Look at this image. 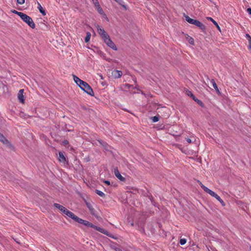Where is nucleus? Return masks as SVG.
Segmentation results:
<instances>
[{"label":"nucleus","mask_w":251,"mask_h":251,"mask_svg":"<svg viewBox=\"0 0 251 251\" xmlns=\"http://www.w3.org/2000/svg\"><path fill=\"white\" fill-rule=\"evenodd\" d=\"M1 143L3 144V149L7 152L15 151L14 146L2 134H1Z\"/></svg>","instance_id":"1"},{"label":"nucleus","mask_w":251,"mask_h":251,"mask_svg":"<svg viewBox=\"0 0 251 251\" xmlns=\"http://www.w3.org/2000/svg\"><path fill=\"white\" fill-rule=\"evenodd\" d=\"M53 205L56 208H58L59 210H60L63 213L65 214L66 216H68L69 217L71 218L74 221L76 218V216L71 211L68 210L66 208L64 207L63 206L56 203H54L53 204Z\"/></svg>","instance_id":"2"},{"label":"nucleus","mask_w":251,"mask_h":251,"mask_svg":"<svg viewBox=\"0 0 251 251\" xmlns=\"http://www.w3.org/2000/svg\"><path fill=\"white\" fill-rule=\"evenodd\" d=\"M81 84L79 87L88 95L94 96V93L92 87L85 81L81 82Z\"/></svg>","instance_id":"3"},{"label":"nucleus","mask_w":251,"mask_h":251,"mask_svg":"<svg viewBox=\"0 0 251 251\" xmlns=\"http://www.w3.org/2000/svg\"><path fill=\"white\" fill-rule=\"evenodd\" d=\"M21 19L26 24H27L29 27H30L32 29L35 28V25L33 20L30 17H29V16L25 13H23V14H22Z\"/></svg>","instance_id":"4"},{"label":"nucleus","mask_w":251,"mask_h":251,"mask_svg":"<svg viewBox=\"0 0 251 251\" xmlns=\"http://www.w3.org/2000/svg\"><path fill=\"white\" fill-rule=\"evenodd\" d=\"M75 221L76 222H77L79 224H82L87 227H92L95 229H96V228L97 227V226L93 225L92 223L89 222V221L84 220L81 218H79L77 216L76 217Z\"/></svg>","instance_id":"5"},{"label":"nucleus","mask_w":251,"mask_h":251,"mask_svg":"<svg viewBox=\"0 0 251 251\" xmlns=\"http://www.w3.org/2000/svg\"><path fill=\"white\" fill-rule=\"evenodd\" d=\"M104 42L108 46L109 48L114 50H117V48L114 42L111 40L109 35H107L106 37L102 38Z\"/></svg>","instance_id":"6"},{"label":"nucleus","mask_w":251,"mask_h":251,"mask_svg":"<svg viewBox=\"0 0 251 251\" xmlns=\"http://www.w3.org/2000/svg\"><path fill=\"white\" fill-rule=\"evenodd\" d=\"M208 193L210 196L215 198L222 204L223 206H224L225 205V203L224 201L221 199V198L214 191H212L211 190H208Z\"/></svg>","instance_id":"7"},{"label":"nucleus","mask_w":251,"mask_h":251,"mask_svg":"<svg viewBox=\"0 0 251 251\" xmlns=\"http://www.w3.org/2000/svg\"><path fill=\"white\" fill-rule=\"evenodd\" d=\"M96 230L99 231L100 233H103L104 234L107 235V236H108L109 237H111L113 239H117V238L116 237H115L113 235H112L109 231L104 229L103 228L97 226Z\"/></svg>","instance_id":"8"},{"label":"nucleus","mask_w":251,"mask_h":251,"mask_svg":"<svg viewBox=\"0 0 251 251\" xmlns=\"http://www.w3.org/2000/svg\"><path fill=\"white\" fill-rule=\"evenodd\" d=\"M97 31L99 34L101 38L102 39L104 37H106L107 35H108L105 31L104 30L103 28H102L100 25H98L97 26Z\"/></svg>","instance_id":"9"},{"label":"nucleus","mask_w":251,"mask_h":251,"mask_svg":"<svg viewBox=\"0 0 251 251\" xmlns=\"http://www.w3.org/2000/svg\"><path fill=\"white\" fill-rule=\"evenodd\" d=\"M184 17H185V20L188 23H189L190 24L194 25L196 26H197V25H198L199 24V22H200L199 21L197 20H195V19H192V18H190L187 15H185Z\"/></svg>","instance_id":"10"},{"label":"nucleus","mask_w":251,"mask_h":251,"mask_svg":"<svg viewBox=\"0 0 251 251\" xmlns=\"http://www.w3.org/2000/svg\"><path fill=\"white\" fill-rule=\"evenodd\" d=\"M86 205L87 206V208L89 209V211L91 213V214L93 216H97V212L95 210V209L93 207L92 205L91 204V202H86Z\"/></svg>","instance_id":"11"},{"label":"nucleus","mask_w":251,"mask_h":251,"mask_svg":"<svg viewBox=\"0 0 251 251\" xmlns=\"http://www.w3.org/2000/svg\"><path fill=\"white\" fill-rule=\"evenodd\" d=\"M24 90V89H21L19 91V93L18 94V98L19 100V101L22 103H25V99L24 96L23 95Z\"/></svg>","instance_id":"12"},{"label":"nucleus","mask_w":251,"mask_h":251,"mask_svg":"<svg viewBox=\"0 0 251 251\" xmlns=\"http://www.w3.org/2000/svg\"><path fill=\"white\" fill-rule=\"evenodd\" d=\"M114 174L115 176L121 181H125L126 179L124 177H123L119 172L117 168L114 169Z\"/></svg>","instance_id":"13"},{"label":"nucleus","mask_w":251,"mask_h":251,"mask_svg":"<svg viewBox=\"0 0 251 251\" xmlns=\"http://www.w3.org/2000/svg\"><path fill=\"white\" fill-rule=\"evenodd\" d=\"M112 75L115 78H119L121 77L122 75V72L121 71L114 70L112 72Z\"/></svg>","instance_id":"14"},{"label":"nucleus","mask_w":251,"mask_h":251,"mask_svg":"<svg viewBox=\"0 0 251 251\" xmlns=\"http://www.w3.org/2000/svg\"><path fill=\"white\" fill-rule=\"evenodd\" d=\"M212 85H213V87H214V88L215 89V91H216V93L218 94V95H220L221 94V92L219 90V89H218V86L216 84V83L215 82V80L213 79H212L211 80H210Z\"/></svg>","instance_id":"15"},{"label":"nucleus","mask_w":251,"mask_h":251,"mask_svg":"<svg viewBox=\"0 0 251 251\" xmlns=\"http://www.w3.org/2000/svg\"><path fill=\"white\" fill-rule=\"evenodd\" d=\"M59 160L60 162L62 163H65L66 161V157L62 151L59 152Z\"/></svg>","instance_id":"16"},{"label":"nucleus","mask_w":251,"mask_h":251,"mask_svg":"<svg viewBox=\"0 0 251 251\" xmlns=\"http://www.w3.org/2000/svg\"><path fill=\"white\" fill-rule=\"evenodd\" d=\"M206 19L208 20H209L211 22H212L213 23V25H215L216 26V27L217 28V29L220 32H221V28L219 26V25L218 24V23L213 18H212L211 17H207Z\"/></svg>","instance_id":"17"},{"label":"nucleus","mask_w":251,"mask_h":251,"mask_svg":"<svg viewBox=\"0 0 251 251\" xmlns=\"http://www.w3.org/2000/svg\"><path fill=\"white\" fill-rule=\"evenodd\" d=\"M197 26L199 27L203 33H206V26L201 22L200 21L199 24L197 25Z\"/></svg>","instance_id":"18"},{"label":"nucleus","mask_w":251,"mask_h":251,"mask_svg":"<svg viewBox=\"0 0 251 251\" xmlns=\"http://www.w3.org/2000/svg\"><path fill=\"white\" fill-rule=\"evenodd\" d=\"M74 80L77 85L79 86V85L81 84V82H83V80L79 78L77 76L73 75Z\"/></svg>","instance_id":"19"},{"label":"nucleus","mask_w":251,"mask_h":251,"mask_svg":"<svg viewBox=\"0 0 251 251\" xmlns=\"http://www.w3.org/2000/svg\"><path fill=\"white\" fill-rule=\"evenodd\" d=\"M193 100L201 107H204V104H203V103L201 100H199L197 98H196L195 96L194 97Z\"/></svg>","instance_id":"20"},{"label":"nucleus","mask_w":251,"mask_h":251,"mask_svg":"<svg viewBox=\"0 0 251 251\" xmlns=\"http://www.w3.org/2000/svg\"><path fill=\"white\" fill-rule=\"evenodd\" d=\"M38 9H39L40 12L43 15H46V12L45 10L43 9V8L42 7L40 3L38 2Z\"/></svg>","instance_id":"21"},{"label":"nucleus","mask_w":251,"mask_h":251,"mask_svg":"<svg viewBox=\"0 0 251 251\" xmlns=\"http://www.w3.org/2000/svg\"><path fill=\"white\" fill-rule=\"evenodd\" d=\"M116 1L118 4L121 5L125 10H126L127 8L126 5L125 3V2L123 0H114Z\"/></svg>","instance_id":"22"},{"label":"nucleus","mask_w":251,"mask_h":251,"mask_svg":"<svg viewBox=\"0 0 251 251\" xmlns=\"http://www.w3.org/2000/svg\"><path fill=\"white\" fill-rule=\"evenodd\" d=\"M199 184L200 185L201 188L206 193H208V190H210L207 187L205 186L200 181H198Z\"/></svg>","instance_id":"23"},{"label":"nucleus","mask_w":251,"mask_h":251,"mask_svg":"<svg viewBox=\"0 0 251 251\" xmlns=\"http://www.w3.org/2000/svg\"><path fill=\"white\" fill-rule=\"evenodd\" d=\"M95 193L97 194H98L99 196H100L101 197H103V198H104L105 196L103 192H102L99 190H97V189L95 190Z\"/></svg>","instance_id":"24"},{"label":"nucleus","mask_w":251,"mask_h":251,"mask_svg":"<svg viewBox=\"0 0 251 251\" xmlns=\"http://www.w3.org/2000/svg\"><path fill=\"white\" fill-rule=\"evenodd\" d=\"M91 36V33L89 32H87L86 36L85 38V42L86 43H88L90 41Z\"/></svg>","instance_id":"25"},{"label":"nucleus","mask_w":251,"mask_h":251,"mask_svg":"<svg viewBox=\"0 0 251 251\" xmlns=\"http://www.w3.org/2000/svg\"><path fill=\"white\" fill-rule=\"evenodd\" d=\"M185 93L187 95H188V96L191 97L192 99H193L194 97H195V96L194 95V94L192 93L191 91H189V90H186L185 91Z\"/></svg>","instance_id":"26"},{"label":"nucleus","mask_w":251,"mask_h":251,"mask_svg":"<svg viewBox=\"0 0 251 251\" xmlns=\"http://www.w3.org/2000/svg\"><path fill=\"white\" fill-rule=\"evenodd\" d=\"M11 12L13 13H14L15 14L18 15L20 18L22 16V14H23L24 13L21 12H18L16 11V10L13 9L11 10Z\"/></svg>","instance_id":"27"},{"label":"nucleus","mask_w":251,"mask_h":251,"mask_svg":"<svg viewBox=\"0 0 251 251\" xmlns=\"http://www.w3.org/2000/svg\"><path fill=\"white\" fill-rule=\"evenodd\" d=\"M152 121L153 123L158 122L159 120V116H155L151 117Z\"/></svg>","instance_id":"28"},{"label":"nucleus","mask_w":251,"mask_h":251,"mask_svg":"<svg viewBox=\"0 0 251 251\" xmlns=\"http://www.w3.org/2000/svg\"><path fill=\"white\" fill-rule=\"evenodd\" d=\"M148 197L151 200V203L153 205L155 206V201H154V200L153 199V198L152 196V195H150L148 196Z\"/></svg>","instance_id":"29"},{"label":"nucleus","mask_w":251,"mask_h":251,"mask_svg":"<svg viewBox=\"0 0 251 251\" xmlns=\"http://www.w3.org/2000/svg\"><path fill=\"white\" fill-rule=\"evenodd\" d=\"M92 1L96 8L100 6L98 0H92Z\"/></svg>","instance_id":"30"},{"label":"nucleus","mask_w":251,"mask_h":251,"mask_svg":"<svg viewBox=\"0 0 251 251\" xmlns=\"http://www.w3.org/2000/svg\"><path fill=\"white\" fill-rule=\"evenodd\" d=\"M96 9L97 10V11L99 12V13L100 14V15L101 14H103V12H104L103 10H102V8L100 7V6L98 7H97V8H96Z\"/></svg>","instance_id":"31"},{"label":"nucleus","mask_w":251,"mask_h":251,"mask_svg":"<svg viewBox=\"0 0 251 251\" xmlns=\"http://www.w3.org/2000/svg\"><path fill=\"white\" fill-rule=\"evenodd\" d=\"M179 243L180 245H183L185 244V243H186V239L185 238L181 239L179 241Z\"/></svg>","instance_id":"32"},{"label":"nucleus","mask_w":251,"mask_h":251,"mask_svg":"<svg viewBox=\"0 0 251 251\" xmlns=\"http://www.w3.org/2000/svg\"><path fill=\"white\" fill-rule=\"evenodd\" d=\"M189 43L191 45H194V39L192 38V37H190V39H189L188 40Z\"/></svg>","instance_id":"33"},{"label":"nucleus","mask_w":251,"mask_h":251,"mask_svg":"<svg viewBox=\"0 0 251 251\" xmlns=\"http://www.w3.org/2000/svg\"><path fill=\"white\" fill-rule=\"evenodd\" d=\"M25 0H17V3L21 5L24 4L25 3Z\"/></svg>","instance_id":"34"},{"label":"nucleus","mask_w":251,"mask_h":251,"mask_svg":"<svg viewBox=\"0 0 251 251\" xmlns=\"http://www.w3.org/2000/svg\"><path fill=\"white\" fill-rule=\"evenodd\" d=\"M69 144V141L67 140H64L62 141V145L64 146H66Z\"/></svg>","instance_id":"35"},{"label":"nucleus","mask_w":251,"mask_h":251,"mask_svg":"<svg viewBox=\"0 0 251 251\" xmlns=\"http://www.w3.org/2000/svg\"><path fill=\"white\" fill-rule=\"evenodd\" d=\"M101 15H102V16L103 18H104L107 21H108V22L109 21V19L107 18L106 15L104 13V12H103V13L101 14Z\"/></svg>","instance_id":"36"},{"label":"nucleus","mask_w":251,"mask_h":251,"mask_svg":"<svg viewBox=\"0 0 251 251\" xmlns=\"http://www.w3.org/2000/svg\"><path fill=\"white\" fill-rule=\"evenodd\" d=\"M2 85H3L2 88H3V93H5V91H8V88H7V86L3 84H2Z\"/></svg>","instance_id":"37"},{"label":"nucleus","mask_w":251,"mask_h":251,"mask_svg":"<svg viewBox=\"0 0 251 251\" xmlns=\"http://www.w3.org/2000/svg\"><path fill=\"white\" fill-rule=\"evenodd\" d=\"M83 201H84L85 204H86V202H89L90 201H87L84 197H81Z\"/></svg>","instance_id":"38"},{"label":"nucleus","mask_w":251,"mask_h":251,"mask_svg":"<svg viewBox=\"0 0 251 251\" xmlns=\"http://www.w3.org/2000/svg\"><path fill=\"white\" fill-rule=\"evenodd\" d=\"M247 11L249 13V14L251 15V8H248L247 9Z\"/></svg>","instance_id":"39"},{"label":"nucleus","mask_w":251,"mask_h":251,"mask_svg":"<svg viewBox=\"0 0 251 251\" xmlns=\"http://www.w3.org/2000/svg\"><path fill=\"white\" fill-rule=\"evenodd\" d=\"M246 37L247 40L251 39V36L249 34H246Z\"/></svg>","instance_id":"40"},{"label":"nucleus","mask_w":251,"mask_h":251,"mask_svg":"<svg viewBox=\"0 0 251 251\" xmlns=\"http://www.w3.org/2000/svg\"><path fill=\"white\" fill-rule=\"evenodd\" d=\"M246 37L247 40L251 39V36L249 34H246Z\"/></svg>","instance_id":"41"},{"label":"nucleus","mask_w":251,"mask_h":251,"mask_svg":"<svg viewBox=\"0 0 251 251\" xmlns=\"http://www.w3.org/2000/svg\"><path fill=\"white\" fill-rule=\"evenodd\" d=\"M104 182L107 185H109L110 184V182L109 180H104Z\"/></svg>","instance_id":"42"},{"label":"nucleus","mask_w":251,"mask_h":251,"mask_svg":"<svg viewBox=\"0 0 251 251\" xmlns=\"http://www.w3.org/2000/svg\"><path fill=\"white\" fill-rule=\"evenodd\" d=\"M115 251H123L121 249H120V248H118V247L115 248Z\"/></svg>","instance_id":"43"},{"label":"nucleus","mask_w":251,"mask_h":251,"mask_svg":"<svg viewBox=\"0 0 251 251\" xmlns=\"http://www.w3.org/2000/svg\"><path fill=\"white\" fill-rule=\"evenodd\" d=\"M186 140H187V142L188 143H192V140L190 138H187Z\"/></svg>","instance_id":"44"},{"label":"nucleus","mask_w":251,"mask_h":251,"mask_svg":"<svg viewBox=\"0 0 251 251\" xmlns=\"http://www.w3.org/2000/svg\"><path fill=\"white\" fill-rule=\"evenodd\" d=\"M248 49L251 50V43L249 44Z\"/></svg>","instance_id":"45"},{"label":"nucleus","mask_w":251,"mask_h":251,"mask_svg":"<svg viewBox=\"0 0 251 251\" xmlns=\"http://www.w3.org/2000/svg\"><path fill=\"white\" fill-rule=\"evenodd\" d=\"M248 40V42H249V44H250V43H251V38Z\"/></svg>","instance_id":"46"},{"label":"nucleus","mask_w":251,"mask_h":251,"mask_svg":"<svg viewBox=\"0 0 251 251\" xmlns=\"http://www.w3.org/2000/svg\"><path fill=\"white\" fill-rule=\"evenodd\" d=\"M126 86H128V87H129L131 86L130 85H129V84H126Z\"/></svg>","instance_id":"47"},{"label":"nucleus","mask_w":251,"mask_h":251,"mask_svg":"<svg viewBox=\"0 0 251 251\" xmlns=\"http://www.w3.org/2000/svg\"><path fill=\"white\" fill-rule=\"evenodd\" d=\"M67 131H72V130L67 129Z\"/></svg>","instance_id":"48"},{"label":"nucleus","mask_w":251,"mask_h":251,"mask_svg":"<svg viewBox=\"0 0 251 251\" xmlns=\"http://www.w3.org/2000/svg\"><path fill=\"white\" fill-rule=\"evenodd\" d=\"M206 77H207V79L209 80V77H208L207 75H206Z\"/></svg>","instance_id":"49"},{"label":"nucleus","mask_w":251,"mask_h":251,"mask_svg":"<svg viewBox=\"0 0 251 251\" xmlns=\"http://www.w3.org/2000/svg\"><path fill=\"white\" fill-rule=\"evenodd\" d=\"M99 143H100L101 144H102V143L100 141H99Z\"/></svg>","instance_id":"50"},{"label":"nucleus","mask_w":251,"mask_h":251,"mask_svg":"<svg viewBox=\"0 0 251 251\" xmlns=\"http://www.w3.org/2000/svg\"><path fill=\"white\" fill-rule=\"evenodd\" d=\"M250 250H251V246L250 247Z\"/></svg>","instance_id":"51"}]
</instances>
